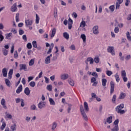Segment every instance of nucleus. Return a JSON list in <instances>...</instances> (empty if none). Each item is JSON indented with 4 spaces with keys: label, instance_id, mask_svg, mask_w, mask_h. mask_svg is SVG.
I'll return each mask as SVG.
<instances>
[{
    "label": "nucleus",
    "instance_id": "35",
    "mask_svg": "<svg viewBox=\"0 0 131 131\" xmlns=\"http://www.w3.org/2000/svg\"><path fill=\"white\" fill-rule=\"evenodd\" d=\"M7 126V124H6V122H3L2 125L1 126V130H4L5 129V128Z\"/></svg>",
    "mask_w": 131,
    "mask_h": 131
},
{
    "label": "nucleus",
    "instance_id": "25",
    "mask_svg": "<svg viewBox=\"0 0 131 131\" xmlns=\"http://www.w3.org/2000/svg\"><path fill=\"white\" fill-rule=\"evenodd\" d=\"M91 96H92V98H90V102H92V101H94V98H95L96 99L97 97V95H96V94H95V93H92Z\"/></svg>",
    "mask_w": 131,
    "mask_h": 131
},
{
    "label": "nucleus",
    "instance_id": "13",
    "mask_svg": "<svg viewBox=\"0 0 131 131\" xmlns=\"http://www.w3.org/2000/svg\"><path fill=\"white\" fill-rule=\"evenodd\" d=\"M2 73L4 77H7L8 75V71L7 70V68H5L2 70Z\"/></svg>",
    "mask_w": 131,
    "mask_h": 131
},
{
    "label": "nucleus",
    "instance_id": "27",
    "mask_svg": "<svg viewBox=\"0 0 131 131\" xmlns=\"http://www.w3.org/2000/svg\"><path fill=\"white\" fill-rule=\"evenodd\" d=\"M10 128L12 131L16 130V129H17V125H16V124H14L12 125L10 127Z\"/></svg>",
    "mask_w": 131,
    "mask_h": 131
},
{
    "label": "nucleus",
    "instance_id": "34",
    "mask_svg": "<svg viewBox=\"0 0 131 131\" xmlns=\"http://www.w3.org/2000/svg\"><path fill=\"white\" fill-rule=\"evenodd\" d=\"M63 35L66 39H69V34L68 33L64 32L63 33Z\"/></svg>",
    "mask_w": 131,
    "mask_h": 131
},
{
    "label": "nucleus",
    "instance_id": "54",
    "mask_svg": "<svg viewBox=\"0 0 131 131\" xmlns=\"http://www.w3.org/2000/svg\"><path fill=\"white\" fill-rule=\"evenodd\" d=\"M94 62L97 63H99L100 62V58L99 57H95L94 58Z\"/></svg>",
    "mask_w": 131,
    "mask_h": 131
},
{
    "label": "nucleus",
    "instance_id": "20",
    "mask_svg": "<svg viewBox=\"0 0 131 131\" xmlns=\"http://www.w3.org/2000/svg\"><path fill=\"white\" fill-rule=\"evenodd\" d=\"M101 82L102 86H106V84H107V79L105 78L102 79Z\"/></svg>",
    "mask_w": 131,
    "mask_h": 131
},
{
    "label": "nucleus",
    "instance_id": "36",
    "mask_svg": "<svg viewBox=\"0 0 131 131\" xmlns=\"http://www.w3.org/2000/svg\"><path fill=\"white\" fill-rule=\"evenodd\" d=\"M6 36V39H11V38H10L11 36H12V33H9L5 35Z\"/></svg>",
    "mask_w": 131,
    "mask_h": 131
},
{
    "label": "nucleus",
    "instance_id": "2",
    "mask_svg": "<svg viewBox=\"0 0 131 131\" xmlns=\"http://www.w3.org/2000/svg\"><path fill=\"white\" fill-rule=\"evenodd\" d=\"M80 110L83 119H84V120L85 121H88V120H89V118H88V116L86 115L85 112H84V109L83 108V106H82V105L80 106Z\"/></svg>",
    "mask_w": 131,
    "mask_h": 131
},
{
    "label": "nucleus",
    "instance_id": "14",
    "mask_svg": "<svg viewBox=\"0 0 131 131\" xmlns=\"http://www.w3.org/2000/svg\"><path fill=\"white\" fill-rule=\"evenodd\" d=\"M68 74H63L61 75V79L62 80H66V79H67L69 77Z\"/></svg>",
    "mask_w": 131,
    "mask_h": 131
},
{
    "label": "nucleus",
    "instance_id": "38",
    "mask_svg": "<svg viewBox=\"0 0 131 131\" xmlns=\"http://www.w3.org/2000/svg\"><path fill=\"white\" fill-rule=\"evenodd\" d=\"M69 84L71 85L72 86H74V81L73 80L70 79L68 80Z\"/></svg>",
    "mask_w": 131,
    "mask_h": 131
},
{
    "label": "nucleus",
    "instance_id": "42",
    "mask_svg": "<svg viewBox=\"0 0 131 131\" xmlns=\"http://www.w3.org/2000/svg\"><path fill=\"white\" fill-rule=\"evenodd\" d=\"M106 122H108V123H112V116H110L106 119Z\"/></svg>",
    "mask_w": 131,
    "mask_h": 131
},
{
    "label": "nucleus",
    "instance_id": "52",
    "mask_svg": "<svg viewBox=\"0 0 131 131\" xmlns=\"http://www.w3.org/2000/svg\"><path fill=\"white\" fill-rule=\"evenodd\" d=\"M121 76L122 77H124L126 76V72H125V70L121 71Z\"/></svg>",
    "mask_w": 131,
    "mask_h": 131
},
{
    "label": "nucleus",
    "instance_id": "41",
    "mask_svg": "<svg viewBox=\"0 0 131 131\" xmlns=\"http://www.w3.org/2000/svg\"><path fill=\"white\" fill-rule=\"evenodd\" d=\"M119 56L120 57V60H121V61H124V56H122V53L119 52Z\"/></svg>",
    "mask_w": 131,
    "mask_h": 131
},
{
    "label": "nucleus",
    "instance_id": "59",
    "mask_svg": "<svg viewBox=\"0 0 131 131\" xmlns=\"http://www.w3.org/2000/svg\"><path fill=\"white\" fill-rule=\"evenodd\" d=\"M120 7V4L117 2L116 4V10H118Z\"/></svg>",
    "mask_w": 131,
    "mask_h": 131
},
{
    "label": "nucleus",
    "instance_id": "9",
    "mask_svg": "<svg viewBox=\"0 0 131 131\" xmlns=\"http://www.w3.org/2000/svg\"><path fill=\"white\" fill-rule=\"evenodd\" d=\"M90 62V64H92L94 63V59L92 57H89L86 59V61H85V63L86 65L89 64V62Z\"/></svg>",
    "mask_w": 131,
    "mask_h": 131
},
{
    "label": "nucleus",
    "instance_id": "50",
    "mask_svg": "<svg viewBox=\"0 0 131 131\" xmlns=\"http://www.w3.org/2000/svg\"><path fill=\"white\" fill-rule=\"evenodd\" d=\"M58 56H59V53L55 54V55H53L52 58L53 61H56V60L58 59Z\"/></svg>",
    "mask_w": 131,
    "mask_h": 131
},
{
    "label": "nucleus",
    "instance_id": "64",
    "mask_svg": "<svg viewBox=\"0 0 131 131\" xmlns=\"http://www.w3.org/2000/svg\"><path fill=\"white\" fill-rule=\"evenodd\" d=\"M68 24H70V25H72V24H73V20H72L70 18H69Z\"/></svg>",
    "mask_w": 131,
    "mask_h": 131
},
{
    "label": "nucleus",
    "instance_id": "28",
    "mask_svg": "<svg viewBox=\"0 0 131 131\" xmlns=\"http://www.w3.org/2000/svg\"><path fill=\"white\" fill-rule=\"evenodd\" d=\"M56 34V28H53L52 30V34H51V37L53 38L55 36V35Z\"/></svg>",
    "mask_w": 131,
    "mask_h": 131
},
{
    "label": "nucleus",
    "instance_id": "46",
    "mask_svg": "<svg viewBox=\"0 0 131 131\" xmlns=\"http://www.w3.org/2000/svg\"><path fill=\"white\" fill-rule=\"evenodd\" d=\"M47 90L49 91V92H52V90H53V86L52 85H48L47 86Z\"/></svg>",
    "mask_w": 131,
    "mask_h": 131
},
{
    "label": "nucleus",
    "instance_id": "4",
    "mask_svg": "<svg viewBox=\"0 0 131 131\" xmlns=\"http://www.w3.org/2000/svg\"><path fill=\"white\" fill-rule=\"evenodd\" d=\"M25 23L26 27H29L33 24V20L30 19H25Z\"/></svg>",
    "mask_w": 131,
    "mask_h": 131
},
{
    "label": "nucleus",
    "instance_id": "5",
    "mask_svg": "<svg viewBox=\"0 0 131 131\" xmlns=\"http://www.w3.org/2000/svg\"><path fill=\"white\" fill-rule=\"evenodd\" d=\"M107 52L108 53H110L112 56H115V51H114V47L109 46L107 48Z\"/></svg>",
    "mask_w": 131,
    "mask_h": 131
},
{
    "label": "nucleus",
    "instance_id": "22",
    "mask_svg": "<svg viewBox=\"0 0 131 131\" xmlns=\"http://www.w3.org/2000/svg\"><path fill=\"white\" fill-rule=\"evenodd\" d=\"M115 77L117 82H119V81H120V78H119V75L118 74V73H116L115 75Z\"/></svg>",
    "mask_w": 131,
    "mask_h": 131
},
{
    "label": "nucleus",
    "instance_id": "23",
    "mask_svg": "<svg viewBox=\"0 0 131 131\" xmlns=\"http://www.w3.org/2000/svg\"><path fill=\"white\" fill-rule=\"evenodd\" d=\"M3 54L4 56H7L8 55V50L5 49V48H2V49Z\"/></svg>",
    "mask_w": 131,
    "mask_h": 131
},
{
    "label": "nucleus",
    "instance_id": "48",
    "mask_svg": "<svg viewBox=\"0 0 131 131\" xmlns=\"http://www.w3.org/2000/svg\"><path fill=\"white\" fill-rule=\"evenodd\" d=\"M32 45L33 48H35V49H36V48H37V43L36 42V41L35 40L33 41Z\"/></svg>",
    "mask_w": 131,
    "mask_h": 131
},
{
    "label": "nucleus",
    "instance_id": "18",
    "mask_svg": "<svg viewBox=\"0 0 131 131\" xmlns=\"http://www.w3.org/2000/svg\"><path fill=\"white\" fill-rule=\"evenodd\" d=\"M19 67L20 70H25V69H27V66L25 64H20Z\"/></svg>",
    "mask_w": 131,
    "mask_h": 131
},
{
    "label": "nucleus",
    "instance_id": "58",
    "mask_svg": "<svg viewBox=\"0 0 131 131\" xmlns=\"http://www.w3.org/2000/svg\"><path fill=\"white\" fill-rule=\"evenodd\" d=\"M21 107H24L25 106V101H24V99H21Z\"/></svg>",
    "mask_w": 131,
    "mask_h": 131
},
{
    "label": "nucleus",
    "instance_id": "55",
    "mask_svg": "<svg viewBox=\"0 0 131 131\" xmlns=\"http://www.w3.org/2000/svg\"><path fill=\"white\" fill-rule=\"evenodd\" d=\"M16 22H19V13L16 14V17H15Z\"/></svg>",
    "mask_w": 131,
    "mask_h": 131
},
{
    "label": "nucleus",
    "instance_id": "44",
    "mask_svg": "<svg viewBox=\"0 0 131 131\" xmlns=\"http://www.w3.org/2000/svg\"><path fill=\"white\" fill-rule=\"evenodd\" d=\"M112 131H118L119 130V128L118 127V125H115L113 128L111 129Z\"/></svg>",
    "mask_w": 131,
    "mask_h": 131
},
{
    "label": "nucleus",
    "instance_id": "24",
    "mask_svg": "<svg viewBox=\"0 0 131 131\" xmlns=\"http://www.w3.org/2000/svg\"><path fill=\"white\" fill-rule=\"evenodd\" d=\"M81 38L83 40V42H85L86 41V36H85V34H82L81 35Z\"/></svg>",
    "mask_w": 131,
    "mask_h": 131
},
{
    "label": "nucleus",
    "instance_id": "61",
    "mask_svg": "<svg viewBox=\"0 0 131 131\" xmlns=\"http://www.w3.org/2000/svg\"><path fill=\"white\" fill-rule=\"evenodd\" d=\"M21 101H22V99H20V98H19L15 99V102L17 104H18V103H20V102H21Z\"/></svg>",
    "mask_w": 131,
    "mask_h": 131
},
{
    "label": "nucleus",
    "instance_id": "47",
    "mask_svg": "<svg viewBox=\"0 0 131 131\" xmlns=\"http://www.w3.org/2000/svg\"><path fill=\"white\" fill-rule=\"evenodd\" d=\"M27 48L28 49V50H31V49H32V45H31V43H28L27 44Z\"/></svg>",
    "mask_w": 131,
    "mask_h": 131
},
{
    "label": "nucleus",
    "instance_id": "8",
    "mask_svg": "<svg viewBox=\"0 0 131 131\" xmlns=\"http://www.w3.org/2000/svg\"><path fill=\"white\" fill-rule=\"evenodd\" d=\"M1 104L3 106V108H4V109L8 108V107H7V105H6V100L4 98H3L1 100Z\"/></svg>",
    "mask_w": 131,
    "mask_h": 131
},
{
    "label": "nucleus",
    "instance_id": "16",
    "mask_svg": "<svg viewBox=\"0 0 131 131\" xmlns=\"http://www.w3.org/2000/svg\"><path fill=\"white\" fill-rule=\"evenodd\" d=\"M24 93L27 96H29L30 95V90H29V88L28 87H26L25 89Z\"/></svg>",
    "mask_w": 131,
    "mask_h": 131
},
{
    "label": "nucleus",
    "instance_id": "57",
    "mask_svg": "<svg viewBox=\"0 0 131 131\" xmlns=\"http://www.w3.org/2000/svg\"><path fill=\"white\" fill-rule=\"evenodd\" d=\"M130 58H131L130 55H126L125 58L126 61H128V60H130Z\"/></svg>",
    "mask_w": 131,
    "mask_h": 131
},
{
    "label": "nucleus",
    "instance_id": "51",
    "mask_svg": "<svg viewBox=\"0 0 131 131\" xmlns=\"http://www.w3.org/2000/svg\"><path fill=\"white\" fill-rule=\"evenodd\" d=\"M18 57H19V55H18V52L16 51L14 53V59H18Z\"/></svg>",
    "mask_w": 131,
    "mask_h": 131
},
{
    "label": "nucleus",
    "instance_id": "10",
    "mask_svg": "<svg viewBox=\"0 0 131 131\" xmlns=\"http://www.w3.org/2000/svg\"><path fill=\"white\" fill-rule=\"evenodd\" d=\"M126 97V94L123 93V92H121L120 94V95L119 96V99L120 100H124V98Z\"/></svg>",
    "mask_w": 131,
    "mask_h": 131
},
{
    "label": "nucleus",
    "instance_id": "62",
    "mask_svg": "<svg viewBox=\"0 0 131 131\" xmlns=\"http://www.w3.org/2000/svg\"><path fill=\"white\" fill-rule=\"evenodd\" d=\"M118 123H119V120L117 119L114 122V124L115 125H118Z\"/></svg>",
    "mask_w": 131,
    "mask_h": 131
},
{
    "label": "nucleus",
    "instance_id": "43",
    "mask_svg": "<svg viewBox=\"0 0 131 131\" xmlns=\"http://www.w3.org/2000/svg\"><path fill=\"white\" fill-rule=\"evenodd\" d=\"M106 74L107 75V76H111L112 74H113V72L111 71L107 70L106 71Z\"/></svg>",
    "mask_w": 131,
    "mask_h": 131
},
{
    "label": "nucleus",
    "instance_id": "37",
    "mask_svg": "<svg viewBox=\"0 0 131 131\" xmlns=\"http://www.w3.org/2000/svg\"><path fill=\"white\" fill-rule=\"evenodd\" d=\"M117 96L116 95H114L112 99V102L114 103L115 104L116 102V100H117Z\"/></svg>",
    "mask_w": 131,
    "mask_h": 131
},
{
    "label": "nucleus",
    "instance_id": "6",
    "mask_svg": "<svg viewBox=\"0 0 131 131\" xmlns=\"http://www.w3.org/2000/svg\"><path fill=\"white\" fill-rule=\"evenodd\" d=\"M46 107V102L43 101H40L38 104V108L39 109H42V108H45Z\"/></svg>",
    "mask_w": 131,
    "mask_h": 131
},
{
    "label": "nucleus",
    "instance_id": "26",
    "mask_svg": "<svg viewBox=\"0 0 131 131\" xmlns=\"http://www.w3.org/2000/svg\"><path fill=\"white\" fill-rule=\"evenodd\" d=\"M45 64H50L51 63V58H50V57H47L45 59Z\"/></svg>",
    "mask_w": 131,
    "mask_h": 131
},
{
    "label": "nucleus",
    "instance_id": "49",
    "mask_svg": "<svg viewBox=\"0 0 131 131\" xmlns=\"http://www.w3.org/2000/svg\"><path fill=\"white\" fill-rule=\"evenodd\" d=\"M39 23V16L37 14H36V24H38Z\"/></svg>",
    "mask_w": 131,
    "mask_h": 131
},
{
    "label": "nucleus",
    "instance_id": "39",
    "mask_svg": "<svg viewBox=\"0 0 131 131\" xmlns=\"http://www.w3.org/2000/svg\"><path fill=\"white\" fill-rule=\"evenodd\" d=\"M85 21L84 20H82L80 25V27H82V28H83L84 27H85Z\"/></svg>",
    "mask_w": 131,
    "mask_h": 131
},
{
    "label": "nucleus",
    "instance_id": "7",
    "mask_svg": "<svg viewBox=\"0 0 131 131\" xmlns=\"http://www.w3.org/2000/svg\"><path fill=\"white\" fill-rule=\"evenodd\" d=\"M93 31L94 34H99V26H95L93 28Z\"/></svg>",
    "mask_w": 131,
    "mask_h": 131
},
{
    "label": "nucleus",
    "instance_id": "63",
    "mask_svg": "<svg viewBox=\"0 0 131 131\" xmlns=\"http://www.w3.org/2000/svg\"><path fill=\"white\" fill-rule=\"evenodd\" d=\"M19 35H22L23 34H24V31L22 29H20L19 30Z\"/></svg>",
    "mask_w": 131,
    "mask_h": 131
},
{
    "label": "nucleus",
    "instance_id": "30",
    "mask_svg": "<svg viewBox=\"0 0 131 131\" xmlns=\"http://www.w3.org/2000/svg\"><path fill=\"white\" fill-rule=\"evenodd\" d=\"M126 35L127 40L128 41H131V37H130V34H129V32H127Z\"/></svg>",
    "mask_w": 131,
    "mask_h": 131
},
{
    "label": "nucleus",
    "instance_id": "56",
    "mask_svg": "<svg viewBox=\"0 0 131 131\" xmlns=\"http://www.w3.org/2000/svg\"><path fill=\"white\" fill-rule=\"evenodd\" d=\"M30 109L31 110H35L36 109V106L34 104L31 105Z\"/></svg>",
    "mask_w": 131,
    "mask_h": 131
},
{
    "label": "nucleus",
    "instance_id": "21",
    "mask_svg": "<svg viewBox=\"0 0 131 131\" xmlns=\"http://www.w3.org/2000/svg\"><path fill=\"white\" fill-rule=\"evenodd\" d=\"M49 101L50 102V105H53V106H55L56 105V102H55V101H54V99L52 98H49Z\"/></svg>",
    "mask_w": 131,
    "mask_h": 131
},
{
    "label": "nucleus",
    "instance_id": "29",
    "mask_svg": "<svg viewBox=\"0 0 131 131\" xmlns=\"http://www.w3.org/2000/svg\"><path fill=\"white\" fill-rule=\"evenodd\" d=\"M34 61H35V58H33L30 60L29 62V66H33L34 64Z\"/></svg>",
    "mask_w": 131,
    "mask_h": 131
},
{
    "label": "nucleus",
    "instance_id": "19",
    "mask_svg": "<svg viewBox=\"0 0 131 131\" xmlns=\"http://www.w3.org/2000/svg\"><path fill=\"white\" fill-rule=\"evenodd\" d=\"M5 118H8V119H12V118H13L12 115L10 114L8 112L5 113Z\"/></svg>",
    "mask_w": 131,
    "mask_h": 131
},
{
    "label": "nucleus",
    "instance_id": "45",
    "mask_svg": "<svg viewBox=\"0 0 131 131\" xmlns=\"http://www.w3.org/2000/svg\"><path fill=\"white\" fill-rule=\"evenodd\" d=\"M109 9L110 11H111V12L113 13L114 12V10H115V6H114V5H112L110 6Z\"/></svg>",
    "mask_w": 131,
    "mask_h": 131
},
{
    "label": "nucleus",
    "instance_id": "60",
    "mask_svg": "<svg viewBox=\"0 0 131 131\" xmlns=\"http://www.w3.org/2000/svg\"><path fill=\"white\" fill-rule=\"evenodd\" d=\"M114 32L115 33H118L119 32V28H118V27H116L114 29Z\"/></svg>",
    "mask_w": 131,
    "mask_h": 131
},
{
    "label": "nucleus",
    "instance_id": "12",
    "mask_svg": "<svg viewBox=\"0 0 131 131\" xmlns=\"http://www.w3.org/2000/svg\"><path fill=\"white\" fill-rule=\"evenodd\" d=\"M17 10V3H14L13 5L11 8V12H16Z\"/></svg>",
    "mask_w": 131,
    "mask_h": 131
},
{
    "label": "nucleus",
    "instance_id": "3",
    "mask_svg": "<svg viewBox=\"0 0 131 131\" xmlns=\"http://www.w3.org/2000/svg\"><path fill=\"white\" fill-rule=\"evenodd\" d=\"M110 94L112 95L114 93V89H115V83L112 81L110 82Z\"/></svg>",
    "mask_w": 131,
    "mask_h": 131
},
{
    "label": "nucleus",
    "instance_id": "33",
    "mask_svg": "<svg viewBox=\"0 0 131 131\" xmlns=\"http://www.w3.org/2000/svg\"><path fill=\"white\" fill-rule=\"evenodd\" d=\"M58 15V9L57 8L54 9V18H57V15Z\"/></svg>",
    "mask_w": 131,
    "mask_h": 131
},
{
    "label": "nucleus",
    "instance_id": "31",
    "mask_svg": "<svg viewBox=\"0 0 131 131\" xmlns=\"http://www.w3.org/2000/svg\"><path fill=\"white\" fill-rule=\"evenodd\" d=\"M5 81L6 84V85H7V86H11V81H10V80H9L8 79H5Z\"/></svg>",
    "mask_w": 131,
    "mask_h": 131
},
{
    "label": "nucleus",
    "instance_id": "1",
    "mask_svg": "<svg viewBox=\"0 0 131 131\" xmlns=\"http://www.w3.org/2000/svg\"><path fill=\"white\" fill-rule=\"evenodd\" d=\"M124 108V104H120L117 106L116 108V111L117 112V113H120V114H124L125 113V111L124 110H122Z\"/></svg>",
    "mask_w": 131,
    "mask_h": 131
},
{
    "label": "nucleus",
    "instance_id": "17",
    "mask_svg": "<svg viewBox=\"0 0 131 131\" xmlns=\"http://www.w3.org/2000/svg\"><path fill=\"white\" fill-rule=\"evenodd\" d=\"M22 90H23L22 85H20L16 91V94H20L22 92Z\"/></svg>",
    "mask_w": 131,
    "mask_h": 131
},
{
    "label": "nucleus",
    "instance_id": "11",
    "mask_svg": "<svg viewBox=\"0 0 131 131\" xmlns=\"http://www.w3.org/2000/svg\"><path fill=\"white\" fill-rule=\"evenodd\" d=\"M14 73V71L13 70V69H11L9 70L8 73V79H11L13 75V73Z\"/></svg>",
    "mask_w": 131,
    "mask_h": 131
},
{
    "label": "nucleus",
    "instance_id": "15",
    "mask_svg": "<svg viewBox=\"0 0 131 131\" xmlns=\"http://www.w3.org/2000/svg\"><path fill=\"white\" fill-rule=\"evenodd\" d=\"M84 108L86 112H89L90 108H89V104H88V102H84Z\"/></svg>",
    "mask_w": 131,
    "mask_h": 131
},
{
    "label": "nucleus",
    "instance_id": "53",
    "mask_svg": "<svg viewBox=\"0 0 131 131\" xmlns=\"http://www.w3.org/2000/svg\"><path fill=\"white\" fill-rule=\"evenodd\" d=\"M29 85L32 88H34L35 86V82L31 81L29 83Z\"/></svg>",
    "mask_w": 131,
    "mask_h": 131
},
{
    "label": "nucleus",
    "instance_id": "32",
    "mask_svg": "<svg viewBox=\"0 0 131 131\" xmlns=\"http://www.w3.org/2000/svg\"><path fill=\"white\" fill-rule=\"evenodd\" d=\"M5 39V37L3 35V32L2 31H0V43Z\"/></svg>",
    "mask_w": 131,
    "mask_h": 131
},
{
    "label": "nucleus",
    "instance_id": "40",
    "mask_svg": "<svg viewBox=\"0 0 131 131\" xmlns=\"http://www.w3.org/2000/svg\"><path fill=\"white\" fill-rule=\"evenodd\" d=\"M56 127H57V123H53L51 129L54 130V129H56Z\"/></svg>",
    "mask_w": 131,
    "mask_h": 131
}]
</instances>
